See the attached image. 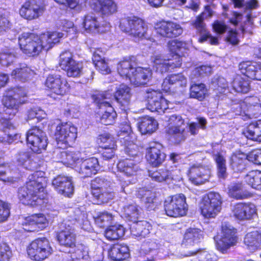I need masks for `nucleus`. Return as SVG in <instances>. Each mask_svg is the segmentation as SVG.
Returning a JSON list of instances; mask_svg holds the SVG:
<instances>
[{
	"label": "nucleus",
	"mask_w": 261,
	"mask_h": 261,
	"mask_svg": "<svg viewBox=\"0 0 261 261\" xmlns=\"http://www.w3.org/2000/svg\"><path fill=\"white\" fill-rule=\"evenodd\" d=\"M158 126V123L153 118L144 116L139 122L138 128L142 134H151L154 132Z\"/></svg>",
	"instance_id": "obj_37"
},
{
	"label": "nucleus",
	"mask_w": 261,
	"mask_h": 261,
	"mask_svg": "<svg viewBox=\"0 0 261 261\" xmlns=\"http://www.w3.org/2000/svg\"><path fill=\"white\" fill-rule=\"evenodd\" d=\"M96 69L100 73L107 75L111 73V69L105 59L93 62Z\"/></svg>",
	"instance_id": "obj_62"
},
{
	"label": "nucleus",
	"mask_w": 261,
	"mask_h": 261,
	"mask_svg": "<svg viewBox=\"0 0 261 261\" xmlns=\"http://www.w3.org/2000/svg\"><path fill=\"white\" fill-rule=\"evenodd\" d=\"M247 155L242 153H233L229 159V165L234 172H241L246 167Z\"/></svg>",
	"instance_id": "obj_35"
},
{
	"label": "nucleus",
	"mask_w": 261,
	"mask_h": 261,
	"mask_svg": "<svg viewBox=\"0 0 261 261\" xmlns=\"http://www.w3.org/2000/svg\"><path fill=\"white\" fill-rule=\"evenodd\" d=\"M246 20L241 23L240 30L243 34L246 33L252 34L251 29L253 26V19L251 13H248L246 15Z\"/></svg>",
	"instance_id": "obj_59"
},
{
	"label": "nucleus",
	"mask_w": 261,
	"mask_h": 261,
	"mask_svg": "<svg viewBox=\"0 0 261 261\" xmlns=\"http://www.w3.org/2000/svg\"><path fill=\"white\" fill-rule=\"evenodd\" d=\"M187 79L182 72L168 75L162 84V89L165 92H170L174 89L184 88L187 86Z\"/></svg>",
	"instance_id": "obj_25"
},
{
	"label": "nucleus",
	"mask_w": 261,
	"mask_h": 261,
	"mask_svg": "<svg viewBox=\"0 0 261 261\" xmlns=\"http://www.w3.org/2000/svg\"><path fill=\"white\" fill-rule=\"evenodd\" d=\"M18 45L22 52L29 57L38 56L44 48L40 36L32 32H23L18 37Z\"/></svg>",
	"instance_id": "obj_11"
},
{
	"label": "nucleus",
	"mask_w": 261,
	"mask_h": 261,
	"mask_svg": "<svg viewBox=\"0 0 261 261\" xmlns=\"http://www.w3.org/2000/svg\"><path fill=\"white\" fill-rule=\"evenodd\" d=\"M113 219L112 214L103 212L99 213L95 218V222L100 227H104L111 223Z\"/></svg>",
	"instance_id": "obj_54"
},
{
	"label": "nucleus",
	"mask_w": 261,
	"mask_h": 261,
	"mask_svg": "<svg viewBox=\"0 0 261 261\" xmlns=\"http://www.w3.org/2000/svg\"><path fill=\"white\" fill-rule=\"evenodd\" d=\"M58 158L59 162L74 169L81 159L76 152L66 150H62L59 153Z\"/></svg>",
	"instance_id": "obj_34"
},
{
	"label": "nucleus",
	"mask_w": 261,
	"mask_h": 261,
	"mask_svg": "<svg viewBox=\"0 0 261 261\" xmlns=\"http://www.w3.org/2000/svg\"><path fill=\"white\" fill-rule=\"evenodd\" d=\"M77 128L71 123L61 122L56 128L55 136L60 148L72 146L77 138Z\"/></svg>",
	"instance_id": "obj_15"
},
{
	"label": "nucleus",
	"mask_w": 261,
	"mask_h": 261,
	"mask_svg": "<svg viewBox=\"0 0 261 261\" xmlns=\"http://www.w3.org/2000/svg\"><path fill=\"white\" fill-rule=\"evenodd\" d=\"M16 57V54L9 51H3L0 53V64L8 66L13 63Z\"/></svg>",
	"instance_id": "obj_56"
},
{
	"label": "nucleus",
	"mask_w": 261,
	"mask_h": 261,
	"mask_svg": "<svg viewBox=\"0 0 261 261\" xmlns=\"http://www.w3.org/2000/svg\"><path fill=\"white\" fill-rule=\"evenodd\" d=\"M96 142L98 144V148L103 147V146H109L113 144L116 145V142L114 137L109 133H103L98 136Z\"/></svg>",
	"instance_id": "obj_52"
},
{
	"label": "nucleus",
	"mask_w": 261,
	"mask_h": 261,
	"mask_svg": "<svg viewBox=\"0 0 261 261\" xmlns=\"http://www.w3.org/2000/svg\"><path fill=\"white\" fill-rule=\"evenodd\" d=\"M232 86L238 92L247 93L250 90V80L241 74H236L232 82Z\"/></svg>",
	"instance_id": "obj_41"
},
{
	"label": "nucleus",
	"mask_w": 261,
	"mask_h": 261,
	"mask_svg": "<svg viewBox=\"0 0 261 261\" xmlns=\"http://www.w3.org/2000/svg\"><path fill=\"white\" fill-rule=\"evenodd\" d=\"M148 175L152 180L156 182H163L169 179H173L171 177L170 171L165 169L161 168L154 171H150Z\"/></svg>",
	"instance_id": "obj_48"
},
{
	"label": "nucleus",
	"mask_w": 261,
	"mask_h": 261,
	"mask_svg": "<svg viewBox=\"0 0 261 261\" xmlns=\"http://www.w3.org/2000/svg\"><path fill=\"white\" fill-rule=\"evenodd\" d=\"M145 97L147 101V108L151 112L162 115L169 109L170 101L163 96L160 91L148 90Z\"/></svg>",
	"instance_id": "obj_17"
},
{
	"label": "nucleus",
	"mask_w": 261,
	"mask_h": 261,
	"mask_svg": "<svg viewBox=\"0 0 261 261\" xmlns=\"http://www.w3.org/2000/svg\"><path fill=\"white\" fill-rule=\"evenodd\" d=\"M45 90L48 92V95L56 99L69 94L72 86L68 80L60 74H48L44 83Z\"/></svg>",
	"instance_id": "obj_5"
},
{
	"label": "nucleus",
	"mask_w": 261,
	"mask_h": 261,
	"mask_svg": "<svg viewBox=\"0 0 261 261\" xmlns=\"http://www.w3.org/2000/svg\"><path fill=\"white\" fill-rule=\"evenodd\" d=\"M99 169L98 159L95 157L86 159L81 158L75 170L80 174L82 178L90 177L97 173Z\"/></svg>",
	"instance_id": "obj_23"
},
{
	"label": "nucleus",
	"mask_w": 261,
	"mask_h": 261,
	"mask_svg": "<svg viewBox=\"0 0 261 261\" xmlns=\"http://www.w3.org/2000/svg\"><path fill=\"white\" fill-rule=\"evenodd\" d=\"M12 255L10 247L5 243L0 242V261H10Z\"/></svg>",
	"instance_id": "obj_63"
},
{
	"label": "nucleus",
	"mask_w": 261,
	"mask_h": 261,
	"mask_svg": "<svg viewBox=\"0 0 261 261\" xmlns=\"http://www.w3.org/2000/svg\"><path fill=\"white\" fill-rule=\"evenodd\" d=\"M125 229L122 225L109 226L105 232V236L110 241L119 239L124 236Z\"/></svg>",
	"instance_id": "obj_43"
},
{
	"label": "nucleus",
	"mask_w": 261,
	"mask_h": 261,
	"mask_svg": "<svg viewBox=\"0 0 261 261\" xmlns=\"http://www.w3.org/2000/svg\"><path fill=\"white\" fill-rule=\"evenodd\" d=\"M131 97V88L128 85L123 84H120L116 89L114 93L115 101L123 111H125L128 108Z\"/></svg>",
	"instance_id": "obj_27"
},
{
	"label": "nucleus",
	"mask_w": 261,
	"mask_h": 261,
	"mask_svg": "<svg viewBox=\"0 0 261 261\" xmlns=\"http://www.w3.org/2000/svg\"><path fill=\"white\" fill-rule=\"evenodd\" d=\"M228 195L236 199H243L249 198L252 194L245 189L241 182H236L228 188Z\"/></svg>",
	"instance_id": "obj_38"
},
{
	"label": "nucleus",
	"mask_w": 261,
	"mask_h": 261,
	"mask_svg": "<svg viewBox=\"0 0 261 261\" xmlns=\"http://www.w3.org/2000/svg\"><path fill=\"white\" fill-rule=\"evenodd\" d=\"M137 65L138 61L136 56H125L117 63V71L120 76L129 80L133 85H144L151 78L152 71L148 67Z\"/></svg>",
	"instance_id": "obj_2"
},
{
	"label": "nucleus",
	"mask_w": 261,
	"mask_h": 261,
	"mask_svg": "<svg viewBox=\"0 0 261 261\" xmlns=\"http://www.w3.org/2000/svg\"><path fill=\"white\" fill-rule=\"evenodd\" d=\"M91 194L95 204H103L114 197V191L109 182L99 177L90 182Z\"/></svg>",
	"instance_id": "obj_10"
},
{
	"label": "nucleus",
	"mask_w": 261,
	"mask_h": 261,
	"mask_svg": "<svg viewBox=\"0 0 261 261\" xmlns=\"http://www.w3.org/2000/svg\"><path fill=\"white\" fill-rule=\"evenodd\" d=\"M117 168L118 171L128 177L136 175L138 170L136 162L130 158L119 160L117 164Z\"/></svg>",
	"instance_id": "obj_33"
},
{
	"label": "nucleus",
	"mask_w": 261,
	"mask_h": 261,
	"mask_svg": "<svg viewBox=\"0 0 261 261\" xmlns=\"http://www.w3.org/2000/svg\"><path fill=\"white\" fill-rule=\"evenodd\" d=\"M146 158L151 166L156 167L163 163L165 160L166 155L161 151L160 145L155 143L147 148Z\"/></svg>",
	"instance_id": "obj_30"
},
{
	"label": "nucleus",
	"mask_w": 261,
	"mask_h": 261,
	"mask_svg": "<svg viewBox=\"0 0 261 261\" xmlns=\"http://www.w3.org/2000/svg\"><path fill=\"white\" fill-rule=\"evenodd\" d=\"M133 221L134 223L130 227L133 235L136 237H144L149 233L151 226L149 222L144 220Z\"/></svg>",
	"instance_id": "obj_40"
},
{
	"label": "nucleus",
	"mask_w": 261,
	"mask_h": 261,
	"mask_svg": "<svg viewBox=\"0 0 261 261\" xmlns=\"http://www.w3.org/2000/svg\"><path fill=\"white\" fill-rule=\"evenodd\" d=\"M119 28L128 36L138 40L148 39V26L145 20L135 15L127 16L119 19Z\"/></svg>",
	"instance_id": "obj_4"
},
{
	"label": "nucleus",
	"mask_w": 261,
	"mask_h": 261,
	"mask_svg": "<svg viewBox=\"0 0 261 261\" xmlns=\"http://www.w3.org/2000/svg\"><path fill=\"white\" fill-rule=\"evenodd\" d=\"M207 89L205 84H193L191 85L189 90V95L191 98L202 101L205 98Z\"/></svg>",
	"instance_id": "obj_45"
},
{
	"label": "nucleus",
	"mask_w": 261,
	"mask_h": 261,
	"mask_svg": "<svg viewBox=\"0 0 261 261\" xmlns=\"http://www.w3.org/2000/svg\"><path fill=\"white\" fill-rule=\"evenodd\" d=\"M10 204L0 200V223H3L8 220L10 216Z\"/></svg>",
	"instance_id": "obj_57"
},
{
	"label": "nucleus",
	"mask_w": 261,
	"mask_h": 261,
	"mask_svg": "<svg viewBox=\"0 0 261 261\" xmlns=\"http://www.w3.org/2000/svg\"><path fill=\"white\" fill-rule=\"evenodd\" d=\"M186 197L182 193L169 196L164 201L165 214L171 217L177 218L186 215L188 204Z\"/></svg>",
	"instance_id": "obj_13"
},
{
	"label": "nucleus",
	"mask_w": 261,
	"mask_h": 261,
	"mask_svg": "<svg viewBox=\"0 0 261 261\" xmlns=\"http://www.w3.org/2000/svg\"><path fill=\"white\" fill-rule=\"evenodd\" d=\"M187 175L191 183L195 186H199L209 180L211 170L203 165H193L189 167Z\"/></svg>",
	"instance_id": "obj_21"
},
{
	"label": "nucleus",
	"mask_w": 261,
	"mask_h": 261,
	"mask_svg": "<svg viewBox=\"0 0 261 261\" xmlns=\"http://www.w3.org/2000/svg\"><path fill=\"white\" fill-rule=\"evenodd\" d=\"M240 73L250 80L261 81V63L252 61H243L238 65Z\"/></svg>",
	"instance_id": "obj_24"
},
{
	"label": "nucleus",
	"mask_w": 261,
	"mask_h": 261,
	"mask_svg": "<svg viewBox=\"0 0 261 261\" xmlns=\"http://www.w3.org/2000/svg\"><path fill=\"white\" fill-rule=\"evenodd\" d=\"M216 165L217 175L219 179H225L228 175L226 161L221 151L217 152L213 155Z\"/></svg>",
	"instance_id": "obj_39"
},
{
	"label": "nucleus",
	"mask_w": 261,
	"mask_h": 261,
	"mask_svg": "<svg viewBox=\"0 0 261 261\" xmlns=\"http://www.w3.org/2000/svg\"><path fill=\"white\" fill-rule=\"evenodd\" d=\"M126 217L130 221H134L139 218L140 214L139 206L134 204H130L124 208Z\"/></svg>",
	"instance_id": "obj_58"
},
{
	"label": "nucleus",
	"mask_w": 261,
	"mask_h": 261,
	"mask_svg": "<svg viewBox=\"0 0 261 261\" xmlns=\"http://www.w3.org/2000/svg\"><path fill=\"white\" fill-rule=\"evenodd\" d=\"M81 25L88 33H98L103 25L99 18L93 13H88L82 18Z\"/></svg>",
	"instance_id": "obj_29"
},
{
	"label": "nucleus",
	"mask_w": 261,
	"mask_h": 261,
	"mask_svg": "<svg viewBox=\"0 0 261 261\" xmlns=\"http://www.w3.org/2000/svg\"><path fill=\"white\" fill-rule=\"evenodd\" d=\"M197 120L199 124L194 122L188 124L189 132L192 135H196L198 133L199 128L205 129L207 123L206 119L204 117H197Z\"/></svg>",
	"instance_id": "obj_53"
},
{
	"label": "nucleus",
	"mask_w": 261,
	"mask_h": 261,
	"mask_svg": "<svg viewBox=\"0 0 261 261\" xmlns=\"http://www.w3.org/2000/svg\"><path fill=\"white\" fill-rule=\"evenodd\" d=\"M56 238L59 245L65 248L75 249L77 247V234L71 226H65L56 232Z\"/></svg>",
	"instance_id": "obj_22"
},
{
	"label": "nucleus",
	"mask_w": 261,
	"mask_h": 261,
	"mask_svg": "<svg viewBox=\"0 0 261 261\" xmlns=\"http://www.w3.org/2000/svg\"><path fill=\"white\" fill-rule=\"evenodd\" d=\"M46 10L44 0H26L19 9L20 16L27 21L39 19Z\"/></svg>",
	"instance_id": "obj_16"
},
{
	"label": "nucleus",
	"mask_w": 261,
	"mask_h": 261,
	"mask_svg": "<svg viewBox=\"0 0 261 261\" xmlns=\"http://www.w3.org/2000/svg\"><path fill=\"white\" fill-rule=\"evenodd\" d=\"M204 13L202 12L196 17L192 24L199 34L205 31L206 24L204 22Z\"/></svg>",
	"instance_id": "obj_64"
},
{
	"label": "nucleus",
	"mask_w": 261,
	"mask_h": 261,
	"mask_svg": "<svg viewBox=\"0 0 261 261\" xmlns=\"http://www.w3.org/2000/svg\"><path fill=\"white\" fill-rule=\"evenodd\" d=\"M0 118V142L11 144L19 139L17 127L11 121L13 117Z\"/></svg>",
	"instance_id": "obj_20"
},
{
	"label": "nucleus",
	"mask_w": 261,
	"mask_h": 261,
	"mask_svg": "<svg viewBox=\"0 0 261 261\" xmlns=\"http://www.w3.org/2000/svg\"><path fill=\"white\" fill-rule=\"evenodd\" d=\"M185 126V119L180 115L173 114L169 118L165 134L173 144L179 145L186 140L188 133Z\"/></svg>",
	"instance_id": "obj_8"
},
{
	"label": "nucleus",
	"mask_w": 261,
	"mask_h": 261,
	"mask_svg": "<svg viewBox=\"0 0 261 261\" xmlns=\"http://www.w3.org/2000/svg\"><path fill=\"white\" fill-rule=\"evenodd\" d=\"M53 252L50 242L45 237L33 240L27 247L28 257L34 261H43L51 255Z\"/></svg>",
	"instance_id": "obj_12"
},
{
	"label": "nucleus",
	"mask_w": 261,
	"mask_h": 261,
	"mask_svg": "<svg viewBox=\"0 0 261 261\" xmlns=\"http://www.w3.org/2000/svg\"><path fill=\"white\" fill-rule=\"evenodd\" d=\"M247 160L254 164L261 165V148L251 150L247 154Z\"/></svg>",
	"instance_id": "obj_61"
},
{
	"label": "nucleus",
	"mask_w": 261,
	"mask_h": 261,
	"mask_svg": "<svg viewBox=\"0 0 261 261\" xmlns=\"http://www.w3.org/2000/svg\"><path fill=\"white\" fill-rule=\"evenodd\" d=\"M221 235L214 237L216 249L223 254L237 245L238 242L237 229L228 224H223L221 227Z\"/></svg>",
	"instance_id": "obj_9"
},
{
	"label": "nucleus",
	"mask_w": 261,
	"mask_h": 261,
	"mask_svg": "<svg viewBox=\"0 0 261 261\" xmlns=\"http://www.w3.org/2000/svg\"><path fill=\"white\" fill-rule=\"evenodd\" d=\"M46 125L47 122L44 121L37 125L32 126L26 133L27 144L34 153H41L46 149L47 138L43 130Z\"/></svg>",
	"instance_id": "obj_7"
},
{
	"label": "nucleus",
	"mask_w": 261,
	"mask_h": 261,
	"mask_svg": "<svg viewBox=\"0 0 261 261\" xmlns=\"http://www.w3.org/2000/svg\"><path fill=\"white\" fill-rule=\"evenodd\" d=\"M28 92L22 87L15 86L7 89L3 96V113L6 117H14L20 106L27 103Z\"/></svg>",
	"instance_id": "obj_3"
},
{
	"label": "nucleus",
	"mask_w": 261,
	"mask_h": 261,
	"mask_svg": "<svg viewBox=\"0 0 261 261\" xmlns=\"http://www.w3.org/2000/svg\"><path fill=\"white\" fill-rule=\"evenodd\" d=\"M222 203V198L218 192H208L202 196L200 201V213L205 218H215L221 212Z\"/></svg>",
	"instance_id": "obj_6"
},
{
	"label": "nucleus",
	"mask_w": 261,
	"mask_h": 261,
	"mask_svg": "<svg viewBox=\"0 0 261 261\" xmlns=\"http://www.w3.org/2000/svg\"><path fill=\"white\" fill-rule=\"evenodd\" d=\"M90 7L103 16H111L117 11V5L114 0H91Z\"/></svg>",
	"instance_id": "obj_26"
},
{
	"label": "nucleus",
	"mask_w": 261,
	"mask_h": 261,
	"mask_svg": "<svg viewBox=\"0 0 261 261\" xmlns=\"http://www.w3.org/2000/svg\"><path fill=\"white\" fill-rule=\"evenodd\" d=\"M243 134L248 139L261 142V120L250 122L244 129Z\"/></svg>",
	"instance_id": "obj_32"
},
{
	"label": "nucleus",
	"mask_w": 261,
	"mask_h": 261,
	"mask_svg": "<svg viewBox=\"0 0 261 261\" xmlns=\"http://www.w3.org/2000/svg\"><path fill=\"white\" fill-rule=\"evenodd\" d=\"M108 95L107 91L99 92L91 95L93 102L98 109L109 108V110H105L99 117L100 122L105 125L113 124L117 116L111 104L106 100L109 98Z\"/></svg>",
	"instance_id": "obj_14"
},
{
	"label": "nucleus",
	"mask_w": 261,
	"mask_h": 261,
	"mask_svg": "<svg viewBox=\"0 0 261 261\" xmlns=\"http://www.w3.org/2000/svg\"><path fill=\"white\" fill-rule=\"evenodd\" d=\"M108 255L113 261H123L129 258V249L126 244L117 242L110 246Z\"/></svg>",
	"instance_id": "obj_28"
},
{
	"label": "nucleus",
	"mask_w": 261,
	"mask_h": 261,
	"mask_svg": "<svg viewBox=\"0 0 261 261\" xmlns=\"http://www.w3.org/2000/svg\"><path fill=\"white\" fill-rule=\"evenodd\" d=\"M32 221H34L38 230L44 229L48 224V220L43 214H35L32 215Z\"/></svg>",
	"instance_id": "obj_60"
},
{
	"label": "nucleus",
	"mask_w": 261,
	"mask_h": 261,
	"mask_svg": "<svg viewBox=\"0 0 261 261\" xmlns=\"http://www.w3.org/2000/svg\"><path fill=\"white\" fill-rule=\"evenodd\" d=\"M59 65L69 77H79L82 74V64L74 60L72 54L69 51L65 50L61 54Z\"/></svg>",
	"instance_id": "obj_18"
},
{
	"label": "nucleus",
	"mask_w": 261,
	"mask_h": 261,
	"mask_svg": "<svg viewBox=\"0 0 261 261\" xmlns=\"http://www.w3.org/2000/svg\"><path fill=\"white\" fill-rule=\"evenodd\" d=\"M154 29L156 34L163 38H174L182 33L180 25L171 20H161L154 24Z\"/></svg>",
	"instance_id": "obj_19"
},
{
	"label": "nucleus",
	"mask_w": 261,
	"mask_h": 261,
	"mask_svg": "<svg viewBox=\"0 0 261 261\" xmlns=\"http://www.w3.org/2000/svg\"><path fill=\"white\" fill-rule=\"evenodd\" d=\"M168 47L170 55L181 56L183 43L182 41L173 40L168 42Z\"/></svg>",
	"instance_id": "obj_55"
},
{
	"label": "nucleus",
	"mask_w": 261,
	"mask_h": 261,
	"mask_svg": "<svg viewBox=\"0 0 261 261\" xmlns=\"http://www.w3.org/2000/svg\"><path fill=\"white\" fill-rule=\"evenodd\" d=\"M47 179L44 172L36 171L31 174L25 184L20 187L17 192L20 201L31 207L40 206L45 202L47 196L46 188Z\"/></svg>",
	"instance_id": "obj_1"
},
{
	"label": "nucleus",
	"mask_w": 261,
	"mask_h": 261,
	"mask_svg": "<svg viewBox=\"0 0 261 261\" xmlns=\"http://www.w3.org/2000/svg\"><path fill=\"white\" fill-rule=\"evenodd\" d=\"M244 242L248 248L252 249L261 248V233L254 231L247 233L244 238Z\"/></svg>",
	"instance_id": "obj_42"
},
{
	"label": "nucleus",
	"mask_w": 261,
	"mask_h": 261,
	"mask_svg": "<svg viewBox=\"0 0 261 261\" xmlns=\"http://www.w3.org/2000/svg\"><path fill=\"white\" fill-rule=\"evenodd\" d=\"M133 133L130 123L123 122L120 124V129L118 132L117 136L118 139L123 142L126 145L127 143L130 142V135Z\"/></svg>",
	"instance_id": "obj_47"
},
{
	"label": "nucleus",
	"mask_w": 261,
	"mask_h": 261,
	"mask_svg": "<svg viewBox=\"0 0 261 261\" xmlns=\"http://www.w3.org/2000/svg\"><path fill=\"white\" fill-rule=\"evenodd\" d=\"M246 181L252 188L258 190L261 184V171H251L246 175Z\"/></svg>",
	"instance_id": "obj_49"
},
{
	"label": "nucleus",
	"mask_w": 261,
	"mask_h": 261,
	"mask_svg": "<svg viewBox=\"0 0 261 261\" xmlns=\"http://www.w3.org/2000/svg\"><path fill=\"white\" fill-rule=\"evenodd\" d=\"M202 238L201 230L199 228H189L185 233L183 242L186 246L198 242Z\"/></svg>",
	"instance_id": "obj_44"
},
{
	"label": "nucleus",
	"mask_w": 261,
	"mask_h": 261,
	"mask_svg": "<svg viewBox=\"0 0 261 261\" xmlns=\"http://www.w3.org/2000/svg\"><path fill=\"white\" fill-rule=\"evenodd\" d=\"M63 36L62 33L57 31H47L40 35L42 44L44 47L46 46L48 49L59 43Z\"/></svg>",
	"instance_id": "obj_36"
},
{
	"label": "nucleus",
	"mask_w": 261,
	"mask_h": 261,
	"mask_svg": "<svg viewBox=\"0 0 261 261\" xmlns=\"http://www.w3.org/2000/svg\"><path fill=\"white\" fill-rule=\"evenodd\" d=\"M173 62L168 63L167 59L161 58L156 56L153 61V67L156 71L164 73L170 70L174 69L176 66H174Z\"/></svg>",
	"instance_id": "obj_46"
},
{
	"label": "nucleus",
	"mask_w": 261,
	"mask_h": 261,
	"mask_svg": "<svg viewBox=\"0 0 261 261\" xmlns=\"http://www.w3.org/2000/svg\"><path fill=\"white\" fill-rule=\"evenodd\" d=\"M52 185L60 194L69 196L73 193V186L69 177L58 175L53 179Z\"/></svg>",
	"instance_id": "obj_31"
},
{
	"label": "nucleus",
	"mask_w": 261,
	"mask_h": 261,
	"mask_svg": "<svg viewBox=\"0 0 261 261\" xmlns=\"http://www.w3.org/2000/svg\"><path fill=\"white\" fill-rule=\"evenodd\" d=\"M31 75L30 69L28 67L15 68L12 70L11 75L15 79L24 82L29 79Z\"/></svg>",
	"instance_id": "obj_50"
},
{
	"label": "nucleus",
	"mask_w": 261,
	"mask_h": 261,
	"mask_svg": "<svg viewBox=\"0 0 261 261\" xmlns=\"http://www.w3.org/2000/svg\"><path fill=\"white\" fill-rule=\"evenodd\" d=\"M117 145L112 144L109 146L98 148V151L103 160L109 161L114 157Z\"/></svg>",
	"instance_id": "obj_51"
}]
</instances>
